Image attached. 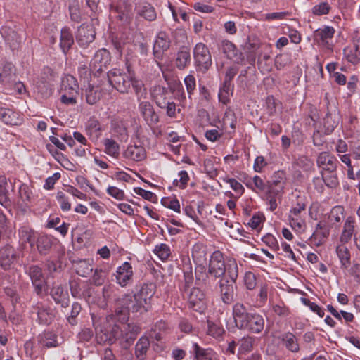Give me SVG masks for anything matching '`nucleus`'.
I'll list each match as a JSON object with an SVG mask.
<instances>
[{
	"label": "nucleus",
	"instance_id": "obj_1",
	"mask_svg": "<svg viewBox=\"0 0 360 360\" xmlns=\"http://www.w3.org/2000/svg\"><path fill=\"white\" fill-rule=\"evenodd\" d=\"M156 287L153 283H143L133 295L125 294L119 301L122 309L115 310L116 319L122 323L127 321L129 311L140 312L148 310L151 300L155 293Z\"/></svg>",
	"mask_w": 360,
	"mask_h": 360
},
{
	"label": "nucleus",
	"instance_id": "obj_2",
	"mask_svg": "<svg viewBox=\"0 0 360 360\" xmlns=\"http://www.w3.org/2000/svg\"><path fill=\"white\" fill-rule=\"evenodd\" d=\"M226 273L232 282L236 281L238 275L236 260L233 258H229L225 261L224 255L220 251L213 252L210 257L208 274L214 278H218L224 276Z\"/></svg>",
	"mask_w": 360,
	"mask_h": 360
},
{
	"label": "nucleus",
	"instance_id": "obj_3",
	"mask_svg": "<svg viewBox=\"0 0 360 360\" xmlns=\"http://www.w3.org/2000/svg\"><path fill=\"white\" fill-rule=\"evenodd\" d=\"M233 317L236 326L240 329H245L252 333H259L264 327L263 317L256 313H248L246 307L237 302L233 306Z\"/></svg>",
	"mask_w": 360,
	"mask_h": 360
},
{
	"label": "nucleus",
	"instance_id": "obj_4",
	"mask_svg": "<svg viewBox=\"0 0 360 360\" xmlns=\"http://www.w3.org/2000/svg\"><path fill=\"white\" fill-rule=\"evenodd\" d=\"M110 84L121 93H127L132 86L137 95L142 93L143 84L137 79L133 72L127 70L123 72L120 69H112L108 73Z\"/></svg>",
	"mask_w": 360,
	"mask_h": 360
},
{
	"label": "nucleus",
	"instance_id": "obj_5",
	"mask_svg": "<svg viewBox=\"0 0 360 360\" xmlns=\"http://www.w3.org/2000/svg\"><path fill=\"white\" fill-rule=\"evenodd\" d=\"M91 319L95 328V334L97 342L99 344L108 343L112 344L117 339L122 336V330L120 327L115 324L109 330L105 326H103L100 317L91 313Z\"/></svg>",
	"mask_w": 360,
	"mask_h": 360
},
{
	"label": "nucleus",
	"instance_id": "obj_6",
	"mask_svg": "<svg viewBox=\"0 0 360 360\" xmlns=\"http://www.w3.org/2000/svg\"><path fill=\"white\" fill-rule=\"evenodd\" d=\"M195 64L200 71L205 72L212 65V57L207 46L203 43H198L193 49Z\"/></svg>",
	"mask_w": 360,
	"mask_h": 360
},
{
	"label": "nucleus",
	"instance_id": "obj_7",
	"mask_svg": "<svg viewBox=\"0 0 360 360\" xmlns=\"http://www.w3.org/2000/svg\"><path fill=\"white\" fill-rule=\"evenodd\" d=\"M25 271L29 275L37 294L41 295L45 292L46 290V285L41 269L38 266L32 265L30 266H25Z\"/></svg>",
	"mask_w": 360,
	"mask_h": 360
},
{
	"label": "nucleus",
	"instance_id": "obj_8",
	"mask_svg": "<svg viewBox=\"0 0 360 360\" xmlns=\"http://www.w3.org/2000/svg\"><path fill=\"white\" fill-rule=\"evenodd\" d=\"M113 275L116 283L122 288H126L133 281V267L129 262H124L117 268Z\"/></svg>",
	"mask_w": 360,
	"mask_h": 360
},
{
	"label": "nucleus",
	"instance_id": "obj_9",
	"mask_svg": "<svg viewBox=\"0 0 360 360\" xmlns=\"http://www.w3.org/2000/svg\"><path fill=\"white\" fill-rule=\"evenodd\" d=\"M334 34L335 29L333 27L325 25L315 31L314 39L319 45L331 50Z\"/></svg>",
	"mask_w": 360,
	"mask_h": 360
},
{
	"label": "nucleus",
	"instance_id": "obj_10",
	"mask_svg": "<svg viewBox=\"0 0 360 360\" xmlns=\"http://www.w3.org/2000/svg\"><path fill=\"white\" fill-rule=\"evenodd\" d=\"M330 232V228L325 220L320 221L316 226V229L309 238V240L312 245L320 246L328 238Z\"/></svg>",
	"mask_w": 360,
	"mask_h": 360
},
{
	"label": "nucleus",
	"instance_id": "obj_11",
	"mask_svg": "<svg viewBox=\"0 0 360 360\" xmlns=\"http://www.w3.org/2000/svg\"><path fill=\"white\" fill-rule=\"evenodd\" d=\"M190 307L196 311H202L206 307L205 295L198 288H193L188 295Z\"/></svg>",
	"mask_w": 360,
	"mask_h": 360
},
{
	"label": "nucleus",
	"instance_id": "obj_12",
	"mask_svg": "<svg viewBox=\"0 0 360 360\" xmlns=\"http://www.w3.org/2000/svg\"><path fill=\"white\" fill-rule=\"evenodd\" d=\"M17 259L18 255L11 245H6L0 248V265L3 269H11Z\"/></svg>",
	"mask_w": 360,
	"mask_h": 360
},
{
	"label": "nucleus",
	"instance_id": "obj_13",
	"mask_svg": "<svg viewBox=\"0 0 360 360\" xmlns=\"http://www.w3.org/2000/svg\"><path fill=\"white\" fill-rule=\"evenodd\" d=\"M110 60L109 51L105 49H101L95 53L90 66L94 71L101 72L103 68H107Z\"/></svg>",
	"mask_w": 360,
	"mask_h": 360
},
{
	"label": "nucleus",
	"instance_id": "obj_14",
	"mask_svg": "<svg viewBox=\"0 0 360 360\" xmlns=\"http://www.w3.org/2000/svg\"><path fill=\"white\" fill-rule=\"evenodd\" d=\"M123 157L130 161H142L146 157L145 148L141 144L130 143L123 151Z\"/></svg>",
	"mask_w": 360,
	"mask_h": 360
},
{
	"label": "nucleus",
	"instance_id": "obj_15",
	"mask_svg": "<svg viewBox=\"0 0 360 360\" xmlns=\"http://www.w3.org/2000/svg\"><path fill=\"white\" fill-rule=\"evenodd\" d=\"M95 38V31L92 25H82L77 31L76 40L82 47H86Z\"/></svg>",
	"mask_w": 360,
	"mask_h": 360
},
{
	"label": "nucleus",
	"instance_id": "obj_16",
	"mask_svg": "<svg viewBox=\"0 0 360 360\" xmlns=\"http://www.w3.org/2000/svg\"><path fill=\"white\" fill-rule=\"evenodd\" d=\"M190 352L195 360H218V354L211 348H202L193 342Z\"/></svg>",
	"mask_w": 360,
	"mask_h": 360
},
{
	"label": "nucleus",
	"instance_id": "obj_17",
	"mask_svg": "<svg viewBox=\"0 0 360 360\" xmlns=\"http://www.w3.org/2000/svg\"><path fill=\"white\" fill-rule=\"evenodd\" d=\"M0 120L9 125H18L22 122V117L19 112L5 107H0Z\"/></svg>",
	"mask_w": 360,
	"mask_h": 360
},
{
	"label": "nucleus",
	"instance_id": "obj_18",
	"mask_svg": "<svg viewBox=\"0 0 360 360\" xmlns=\"http://www.w3.org/2000/svg\"><path fill=\"white\" fill-rule=\"evenodd\" d=\"M234 282L227 280H220L219 282L220 288V297L226 304H231L234 300L235 288Z\"/></svg>",
	"mask_w": 360,
	"mask_h": 360
},
{
	"label": "nucleus",
	"instance_id": "obj_19",
	"mask_svg": "<svg viewBox=\"0 0 360 360\" xmlns=\"http://www.w3.org/2000/svg\"><path fill=\"white\" fill-rule=\"evenodd\" d=\"M139 110L148 124H155L158 122V115L155 113L152 104L149 101L140 102Z\"/></svg>",
	"mask_w": 360,
	"mask_h": 360
},
{
	"label": "nucleus",
	"instance_id": "obj_20",
	"mask_svg": "<svg viewBox=\"0 0 360 360\" xmlns=\"http://www.w3.org/2000/svg\"><path fill=\"white\" fill-rule=\"evenodd\" d=\"M317 165L322 169L321 172L326 171H336L337 169V160L331 155L329 153L322 152L317 158Z\"/></svg>",
	"mask_w": 360,
	"mask_h": 360
},
{
	"label": "nucleus",
	"instance_id": "obj_21",
	"mask_svg": "<svg viewBox=\"0 0 360 360\" xmlns=\"http://www.w3.org/2000/svg\"><path fill=\"white\" fill-rule=\"evenodd\" d=\"M39 323L49 324L54 317L53 309L46 303H37L34 307Z\"/></svg>",
	"mask_w": 360,
	"mask_h": 360
},
{
	"label": "nucleus",
	"instance_id": "obj_22",
	"mask_svg": "<svg viewBox=\"0 0 360 360\" xmlns=\"http://www.w3.org/2000/svg\"><path fill=\"white\" fill-rule=\"evenodd\" d=\"M170 46V41L168 35L164 32H159L155 38L154 46H153V53L156 58H160L162 53L167 51Z\"/></svg>",
	"mask_w": 360,
	"mask_h": 360
},
{
	"label": "nucleus",
	"instance_id": "obj_23",
	"mask_svg": "<svg viewBox=\"0 0 360 360\" xmlns=\"http://www.w3.org/2000/svg\"><path fill=\"white\" fill-rule=\"evenodd\" d=\"M356 221L353 217H348L345 219L340 236L341 243L346 244L351 238L354 237Z\"/></svg>",
	"mask_w": 360,
	"mask_h": 360
},
{
	"label": "nucleus",
	"instance_id": "obj_24",
	"mask_svg": "<svg viewBox=\"0 0 360 360\" xmlns=\"http://www.w3.org/2000/svg\"><path fill=\"white\" fill-rule=\"evenodd\" d=\"M51 295L54 301L60 304L63 307L68 306L69 294L65 286L61 285L53 286L51 291Z\"/></svg>",
	"mask_w": 360,
	"mask_h": 360
},
{
	"label": "nucleus",
	"instance_id": "obj_25",
	"mask_svg": "<svg viewBox=\"0 0 360 360\" xmlns=\"http://www.w3.org/2000/svg\"><path fill=\"white\" fill-rule=\"evenodd\" d=\"M170 94L171 92L167 89L160 86H155L151 89L152 96L157 105L161 108H165Z\"/></svg>",
	"mask_w": 360,
	"mask_h": 360
},
{
	"label": "nucleus",
	"instance_id": "obj_26",
	"mask_svg": "<svg viewBox=\"0 0 360 360\" xmlns=\"http://www.w3.org/2000/svg\"><path fill=\"white\" fill-rule=\"evenodd\" d=\"M15 68L11 63H0V83L7 84L10 83L15 75Z\"/></svg>",
	"mask_w": 360,
	"mask_h": 360
},
{
	"label": "nucleus",
	"instance_id": "obj_27",
	"mask_svg": "<svg viewBox=\"0 0 360 360\" xmlns=\"http://www.w3.org/2000/svg\"><path fill=\"white\" fill-rule=\"evenodd\" d=\"M74 42V39L70 30L64 27L60 32V47L64 53L70 49Z\"/></svg>",
	"mask_w": 360,
	"mask_h": 360
},
{
	"label": "nucleus",
	"instance_id": "obj_28",
	"mask_svg": "<svg viewBox=\"0 0 360 360\" xmlns=\"http://www.w3.org/2000/svg\"><path fill=\"white\" fill-rule=\"evenodd\" d=\"M19 240L22 244L28 243L32 248L36 239L35 233L29 227L23 226L18 230Z\"/></svg>",
	"mask_w": 360,
	"mask_h": 360
},
{
	"label": "nucleus",
	"instance_id": "obj_29",
	"mask_svg": "<svg viewBox=\"0 0 360 360\" xmlns=\"http://www.w3.org/2000/svg\"><path fill=\"white\" fill-rule=\"evenodd\" d=\"M221 51L229 59L238 60L240 59V52L236 46L229 41H224L221 44Z\"/></svg>",
	"mask_w": 360,
	"mask_h": 360
},
{
	"label": "nucleus",
	"instance_id": "obj_30",
	"mask_svg": "<svg viewBox=\"0 0 360 360\" xmlns=\"http://www.w3.org/2000/svg\"><path fill=\"white\" fill-rule=\"evenodd\" d=\"M38 342L43 347H52L58 345L56 336L52 332H44L38 336Z\"/></svg>",
	"mask_w": 360,
	"mask_h": 360
},
{
	"label": "nucleus",
	"instance_id": "obj_31",
	"mask_svg": "<svg viewBox=\"0 0 360 360\" xmlns=\"http://www.w3.org/2000/svg\"><path fill=\"white\" fill-rule=\"evenodd\" d=\"M345 245L343 243L339 245L336 248V253L342 267L347 269L350 264V252Z\"/></svg>",
	"mask_w": 360,
	"mask_h": 360
},
{
	"label": "nucleus",
	"instance_id": "obj_32",
	"mask_svg": "<svg viewBox=\"0 0 360 360\" xmlns=\"http://www.w3.org/2000/svg\"><path fill=\"white\" fill-rule=\"evenodd\" d=\"M233 86L231 84V83L224 82L218 94L219 101L224 105L229 103L230 101V97L233 94Z\"/></svg>",
	"mask_w": 360,
	"mask_h": 360
},
{
	"label": "nucleus",
	"instance_id": "obj_33",
	"mask_svg": "<svg viewBox=\"0 0 360 360\" xmlns=\"http://www.w3.org/2000/svg\"><path fill=\"white\" fill-rule=\"evenodd\" d=\"M283 345L290 352H297L300 349L297 338L290 333H285L282 337Z\"/></svg>",
	"mask_w": 360,
	"mask_h": 360
},
{
	"label": "nucleus",
	"instance_id": "obj_34",
	"mask_svg": "<svg viewBox=\"0 0 360 360\" xmlns=\"http://www.w3.org/2000/svg\"><path fill=\"white\" fill-rule=\"evenodd\" d=\"M60 90L79 91V85L76 78L70 75H65L62 79Z\"/></svg>",
	"mask_w": 360,
	"mask_h": 360
},
{
	"label": "nucleus",
	"instance_id": "obj_35",
	"mask_svg": "<svg viewBox=\"0 0 360 360\" xmlns=\"http://www.w3.org/2000/svg\"><path fill=\"white\" fill-rule=\"evenodd\" d=\"M61 102L67 105H75L79 97V91H61Z\"/></svg>",
	"mask_w": 360,
	"mask_h": 360
},
{
	"label": "nucleus",
	"instance_id": "obj_36",
	"mask_svg": "<svg viewBox=\"0 0 360 360\" xmlns=\"http://www.w3.org/2000/svg\"><path fill=\"white\" fill-rule=\"evenodd\" d=\"M322 179L325 184L330 188H336L339 184V181L336 174V171L321 172Z\"/></svg>",
	"mask_w": 360,
	"mask_h": 360
},
{
	"label": "nucleus",
	"instance_id": "obj_37",
	"mask_svg": "<svg viewBox=\"0 0 360 360\" xmlns=\"http://www.w3.org/2000/svg\"><path fill=\"white\" fill-rule=\"evenodd\" d=\"M85 96L88 103L91 105L96 103L101 96L98 87L89 84L85 90Z\"/></svg>",
	"mask_w": 360,
	"mask_h": 360
},
{
	"label": "nucleus",
	"instance_id": "obj_38",
	"mask_svg": "<svg viewBox=\"0 0 360 360\" xmlns=\"http://www.w3.org/2000/svg\"><path fill=\"white\" fill-rule=\"evenodd\" d=\"M255 339L252 337L243 338L240 340V345L238 348V358L243 359V354L252 350Z\"/></svg>",
	"mask_w": 360,
	"mask_h": 360
},
{
	"label": "nucleus",
	"instance_id": "obj_39",
	"mask_svg": "<svg viewBox=\"0 0 360 360\" xmlns=\"http://www.w3.org/2000/svg\"><path fill=\"white\" fill-rule=\"evenodd\" d=\"M105 153L111 157L116 158L120 153V146L111 139H105L103 142Z\"/></svg>",
	"mask_w": 360,
	"mask_h": 360
},
{
	"label": "nucleus",
	"instance_id": "obj_40",
	"mask_svg": "<svg viewBox=\"0 0 360 360\" xmlns=\"http://www.w3.org/2000/svg\"><path fill=\"white\" fill-rule=\"evenodd\" d=\"M52 245V238L46 235H42L37 238V247L41 254H46Z\"/></svg>",
	"mask_w": 360,
	"mask_h": 360
},
{
	"label": "nucleus",
	"instance_id": "obj_41",
	"mask_svg": "<svg viewBox=\"0 0 360 360\" xmlns=\"http://www.w3.org/2000/svg\"><path fill=\"white\" fill-rule=\"evenodd\" d=\"M149 347V340L146 337H141L137 342L135 347L136 356L140 359H143Z\"/></svg>",
	"mask_w": 360,
	"mask_h": 360
},
{
	"label": "nucleus",
	"instance_id": "obj_42",
	"mask_svg": "<svg viewBox=\"0 0 360 360\" xmlns=\"http://www.w3.org/2000/svg\"><path fill=\"white\" fill-rule=\"evenodd\" d=\"M6 186V178L0 173V204L5 207H6L9 203Z\"/></svg>",
	"mask_w": 360,
	"mask_h": 360
},
{
	"label": "nucleus",
	"instance_id": "obj_43",
	"mask_svg": "<svg viewBox=\"0 0 360 360\" xmlns=\"http://www.w3.org/2000/svg\"><path fill=\"white\" fill-rule=\"evenodd\" d=\"M328 310L330 312V314L338 319V320L343 319L345 322H352L354 319L353 314L345 311H337L332 305L328 304L327 306Z\"/></svg>",
	"mask_w": 360,
	"mask_h": 360
},
{
	"label": "nucleus",
	"instance_id": "obj_44",
	"mask_svg": "<svg viewBox=\"0 0 360 360\" xmlns=\"http://www.w3.org/2000/svg\"><path fill=\"white\" fill-rule=\"evenodd\" d=\"M140 16L146 20L152 21L156 18V12L155 8L150 4H144L141 6L138 11Z\"/></svg>",
	"mask_w": 360,
	"mask_h": 360
},
{
	"label": "nucleus",
	"instance_id": "obj_45",
	"mask_svg": "<svg viewBox=\"0 0 360 360\" xmlns=\"http://www.w3.org/2000/svg\"><path fill=\"white\" fill-rule=\"evenodd\" d=\"M208 335L212 336L214 338H219L222 337L224 333V330L222 325L218 322L208 321Z\"/></svg>",
	"mask_w": 360,
	"mask_h": 360
},
{
	"label": "nucleus",
	"instance_id": "obj_46",
	"mask_svg": "<svg viewBox=\"0 0 360 360\" xmlns=\"http://www.w3.org/2000/svg\"><path fill=\"white\" fill-rule=\"evenodd\" d=\"M191 55L188 50H182L177 54L176 59V65L180 69H184L186 66L190 63Z\"/></svg>",
	"mask_w": 360,
	"mask_h": 360
},
{
	"label": "nucleus",
	"instance_id": "obj_47",
	"mask_svg": "<svg viewBox=\"0 0 360 360\" xmlns=\"http://www.w3.org/2000/svg\"><path fill=\"white\" fill-rule=\"evenodd\" d=\"M245 184L247 187L253 191L257 189L260 191H263L265 190L266 187L264 181L257 175H255L252 179L247 180L245 181Z\"/></svg>",
	"mask_w": 360,
	"mask_h": 360
},
{
	"label": "nucleus",
	"instance_id": "obj_48",
	"mask_svg": "<svg viewBox=\"0 0 360 360\" xmlns=\"http://www.w3.org/2000/svg\"><path fill=\"white\" fill-rule=\"evenodd\" d=\"M56 200L63 212H68L71 210V202L69 198L62 191L56 194Z\"/></svg>",
	"mask_w": 360,
	"mask_h": 360
},
{
	"label": "nucleus",
	"instance_id": "obj_49",
	"mask_svg": "<svg viewBox=\"0 0 360 360\" xmlns=\"http://www.w3.org/2000/svg\"><path fill=\"white\" fill-rule=\"evenodd\" d=\"M155 254L162 261L166 260L170 255V248L169 245L165 243H160L157 245L154 250Z\"/></svg>",
	"mask_w": 360,
	"mask_h": 360
},
{
	"label": "nucleus",
	"instance_id": "obj_50",
	"mask_svg": "<svg viewBox=\"0 0 360 360\" xmlns=\"http://www.w3.org/2000/svg\"><path fill=\"white\" fill-rule=\"evenodd\" d=\"M168 8H169L172 18L174 21H178L179 15L181 16L184 21H187L188 17L186 11H183L181 8L173 6L170 2H168Z\"/></svg>",
	"mask_w": 360,
	"mask_h": 360
},
{
	"label": "nucleus",
	"instance_id": "obj_51",
	"mask_svg": "<svg viewBox=\"0 0 360 360\" xmlns=\"http://www.w3.org/2000/svg\"><path fill=\"white\" fill-rule=\"evenodd\" d=\"M355 52L352 47L347 46L343 49L345 58L352 64H357L360 61V57Z\"/></svg>",
	"mask_w": 360,
	"mask_h": 360
},
{
	"label": "nucleus",
	"instance_id": "obj_52",
	"mask_svg": "<svg viewBox=\"0 0 360 360\" xmlns=\"http://www.w3.org/2000/svg\"><path fill=\"white\" fill-rule=\"evenodd\" d=\"M344 208L341 206L334 207L330 213L329 220L330 222H340L344 217Z\"/></svg>",
	"mask_w": 360,
	"mask_h": 360
},
{
	"label": "nucleus",
	"instance_id": "obj_53",
	"mask_svg": "<svg viewBox=\"0 0 360 360\" xmlns=\"http://www.w3.org/2000/svg\"><path fill=\"white\" fill-rule=\"evenodd\" d=\"M331 9L330 6L327 2H321L312 8V13L316 15H323L328 14Z\"/></svg>",
	"mask_w": 360,
	"mask_h": 360
},
{
	"label": "nucleus",
	"instance_id": "obj_54",
	"mask_svg": "<svg viewBox=\"0 0 360 360\" xmlns=\"http://www.w3.org/2000/svg\"><path fill=\"white\" fill-rule=\"evenodd\" d=\"M34 91L40 94L41 97H46L51 94V89L47 83L37 81L34 87Z\"/></svg>",
	"mask_w": 360,
	"mask_h": 360
},
{
	"label": "nucleus",
	"instance_id": "obj_55",
	"mask_svg": "<svg viewBox=\"0 0 360 360\" xmlns=\"http://www.w3.org/2000/svg\"><path fill=\"white\" fill-rule=\"evenodd\" d=\"M12 49H16L22 41V38L14 30L11 35L5 40Z\"/></svg>",
	"mask_w": 360,
	"mask_h": 360
},
{
	"label": "nucleus",
	"instance_id": "obj_56",
	"mask_svg": "<svg viewBox=\"0 0 360 360\" xmlns=\"http://www.w3.org/2000/svg\"><path fill=\"white\" fill-rule=\"evenodd\" d=\"M262 240L268 247H269L271 250L277 251L279 250L278 240L272 234H266L264 236Z\"/></svg>",
	"mask_w": 360,
	"mask_h": 360
},
{
	"label": "nucleus",
	"instance_id": "obj_57",
	"mask_svg": "<svg viewBox=\"0 0 360 360\" xmlns=\"http://www.w3.org/2000/svg\"><path fill=\"white\" fill-rule=\"evenodd\" d=\"M305 207L306 205L302 200L297 202L290 209L288 217H301V214L304 211Z\"/></svg>",
	"mask_w": 360,
	"mask_h": 360
},
{
	"label": "nucleus",
	"instance_id": "obj_58",
	"mask_svg": "<svg viewBox=\"0 0 360 360\" xmlns=\"http://www.w3.org/2000/svg\"><path fill=\"white\" fill-rule=\"evenodd\" d=\"M290 13L288 11L274 12L270 13H266L264 15V18L266 20H279L285 19L288 17Z\"/></svg>",
	"mask_w": 360,
	"mask_h": 360
},
{
	"label": "nucleus",
	"instance_id": "obj_59",
	"mask_svg": "<svg viewBox=\"0 0 360 360\" xmlns=\"http://www.w3.org/2000/svg\"><path fill=\"white\" fill-rule=\"evenodd\" d=\"M264 215L260 213H257V214H255L251 217V219L248 221V224L252 229H257L261 226V225L264 222Z\"/></svg>",
	"mask_w": 360,
	"mask_h": 360
},
{
	"label": "nucleus",
	"instance_id": "obj_60",
	"mask_svg": "<svg viewBox=\"0 0 360 360\" xmlns=\"http://www.w3.org/2000/svg\"><path fill=\"white\" fill-rule=\"evenodd\" d=\"M92 266L90 264V261L84 260L79 262V266L77 269V274L82 276H86L92 271Z\"/></svg>",
	"mask_w": 360,
	"mask_h": 360
},
{
	"label": "nucleus",
	"instance_id": "obj_61",
	"mask_svg": "<svg viewBox=\"0 0 360 360\" xmlns=\"http://www.w3.org/2000/svg\"><path fill=\"white\" fill-rule=\"evenodd\" d=\"M107 193L117 200H122L124 198V192L123 190L116 186H108L106 190Z\"/></svg>",
	"mask_w": 360,
	"mask_h": 360
},
{
	"label": "nucleus",
	"instance_id": "obj_62",
	"mask_svg": "<svg viewBox=\"0 0 360 360\" xmlns=\"http://www.w3.org/2000/svg\"><path fill=\"white\" fill-rule=\"evenodd\" d=\"M179 180L175 179L174 184L180 188H184L188 184L189 176L187 172L181 170L178 173Z\"/></svg>",
	"mask_w": 360,
	"mask_h": 360
},
{
	"label": "nucleus",
	"instance_id": "obj_63",
	"mask_svg": "<svg viewBox=\"0 0 360 360\" xmlns=\"http://www.w3.org/2000/svg\"><path fill=\"white\" fill-rule=\"evenodd\" d=\"M224 181L229 184L230 187L238 195V196H240L244 193V187L235 179L228 178L224 179Z\"/></svg>",
	"mask_w": 360,
	"mask_h": 360
},
{
	"label": "nucleus",
	"instance_id": "obj_64",
	"mask_svg": "<svg viewBox=\"0 0 360 360\" xmlns=\"http://www.w3.org/2000/svg\"><path fill=\"white\" fill-rule=\"evenodd\" d=\"M184 83L187 89L188 96L191 97V95L193 94L196 86L195 79L194 76L192 75H187L184 78Z\"/></svg>",
	"mask_w": 360,
	"mask_h": 360
}]
</instances>
